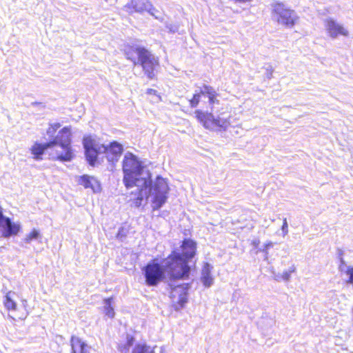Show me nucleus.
<instances>
[{
	"instance_id": "obj_4",
	"label": "nucleus",
	"mask_w": 353,
	"mask_h": 353,
	"mask_svg": "<svg viewBox=\"0 0 353 353\" xmlns=\"http://www.w3.org/2000/svg\"><path fill=\"white\" fill-rule=\"evenodd\" d=\"M139 184V186H137L139 192L137 197L134 199V205L139 207L144 198L148 199L150 195L152 194V209L153 210H159L166 202L169 192V187L165 179L158 176L154 184L149 185Z\"/></svg>"
},
{
	"instance_id": "obj_7",
	"label": "nucleus",
	"mask_w": 353,
	"mask_h": 353,
	"mask_svg": "<svg viewBox=\"0 0 353 353\" xmlns=\"http://www.w3.org/2000/svg\"><path fill=\"white\" fill-rule=\"evenodd\" d=\"M194 114L199 122L201 123L205 129L210 130L225 131L230 125L229 116L225 115L224 112L215 116L212 112L196 110Z\"/></svg>"
},
{
	"instance_id": "obj_17",
	"label": "nucleus",
	"mask_w": 353,
	"mask_h": 353,
	"mask_svg": "<svg viewBox=\"0 0 353 353\" xmlns=\"http://www.w3.org/2000/svg\"><path fill=\"white\" fill-rule=\"evenodd\" d=\"M86 344L79 337L72 336L70 339L71 353H80Z\"/></svg>"
},
{
	"instance_id": "obj_11",
	"label": "nucleus",
	"mask_w": 353,
	"mask_h": 353,
	"mask_svg": "<svg viewBox=\"0 0 353 353\" xmlns=\"http://www.w3.org/2000/svg\"><path fill=\"white\" fill-rule=\"evenodd\" d=\"M324 26L326 32L332 39H336L339 36L348 37L349 31L336 20L328 17L324 20Z\"/></svg>"
},
{
	"instance_id": "obj_6",
	"label": "nucleus",
	"mask_w": 353,
	"mask_h": 353,
	"mask_svg": "<svg viewBox=\"0 0 353 353\" xmlns=\"http://www.w3.org/2000/svg\"><path fill=\"white\" fill-rule=\"evenodd\" d=\"M196 252V243L191 239H184L179 249H175L168 256L173 259L182 279H187L191 272L189 262L194 257Z\"/></svg>"
},
{
	"instance_id": "obj_20",
	"label": "nucleus",
	"mask_w": 353,
	"mask_h": 353,
	"mask_svg": "<svg viewBox=\"0 0 353 353\" xmlns=\"http://www.w3.org/2000/svg\"><path fill=\"white\" fill-rule=\"evenodd\" d=\"M13 295H14V292H9L5 296L4 298V305L8 310H15L17 308V303L13 300Z\"/></svg>"
},
{
	"instance_id": "obj_30",
	"label": "nucleus",
	"mask_w": 353,
	"mask_h": 353,
	"mask_svg": "<svg viewBox=\"0 0 353 353\" xmlns=\"http://www.w3.org/2000/svg\"><path fill=\"white\" fill-rule=\"evenodd\" d=\"M265 76L268 79H270L272 75L273 69L272 67L270 65H268L267 67H265Z\"/></svg>"
},
{
	"instance_id": "obj_14",
	"label": "nucleus",
	"mask_w": 353,
	"mask_h": 353,
	"mask_svg": "<svg viewBox=\"0 0 353 353\" xmlns=\"http://www.w3.org/2000/svg\"><path fill=\"white\" fill-rule=\"evenodd\" d=\"M212 268V265L208 263H205L203 266L201 281L205 288H210L213 284L214 279L211 274Z\"/></svg>"
},
{
	"instance_id": "obj_3",
	"label": "nucleus",
	"mask_w": 353,
	"mask_h": 353,
	"mask_svg": "<svg viewBox=\"0 0 353 353\" xmlns=\"http://www.w3.org/2000/svg\"><path fill=\"white\" fill-rule=\"evenodd\" d=\"M83 145L85 150L86 160L90 165H94L97 157L100 154H105L107 160L114 164L119 161L123 148V145L117 141H112L109 145L99 144L90 136L85 137L83 139Z\"/></svg>"
},
{
	"instance_id": "obj_23",
	"label": "nucleus",
	"mask_w": 353,
	"mask_h": 353,
	"mask_svg": "<svg viewBox=\"0 0 353 353\" xmlns=\"http://www.w3.org/2000/svg\"><path fill=\"white\" fill-rule=\"evenodd\" d=\"M132 353H154V350H149L146 344H137L132 350Z\"/></svg>"
},
{
	"instance_id": "obj_37",
	"label": "nucleus",
	"mask_w": 353,
	"mask_h": 353,
	"mask_svg": "<svg viewBox=\"0 0 353 353\" xmlns=\"http://www.w3.org/2000/svg\"><path fill=\"white\" fill-rule=\"evenodd\" d=\"M4 247H0V252L1 251L2 249H3Z\"/></svg>"
},
{
	"instance_id": "obj_8",
	"label": "nucleus",
	"mask_w": 353,
	"mask_h": 353,
	"mask_svg": "<svg viewBox=\"0 0 353 353\" xmlns=\"http://www.w3.org/2000/svg\"><path fill=\"white\" fill-rule=\"evenodd\" d=\"M49 142L52 148L58 145L62 149L61 152H57V159L63 162L70 161L74 158V155L71 148V132L69 127L62 128Z\"/></svg>"
},
{
	"instance_id": "obj_18",
	"label": "nucleus",
	"mask_w": 353,
	"mask_h": 353,
	"mask_svg": "<svg viewBox=\"0 0 353 353\" xmlns=\"http://www.w3.org/2000/svg\"><path fill=\"white\" fill-rule=\"evenodd\" d=\"M42 235L40 231L34 228L29 234H26L23 241L26 243H30L32 241H41Z\"/></svg>"
},
{
	"instance_id": "obj_36",
	"label": "nucleus",
	"mask_w": 353,
	"mask_h": 353,
	"mask_svg": "<svg viewBox=\"0 0 353 353\" xmlns=\"http://www.w3.org/2000/svg\"><path fill=\"white\" fill-rule=\"evenodd\" d=\"M155 92H156L155 90H153V89H148V93H149V94H152V93H155Z\"/></svg>"
},
{
	"instance_id": "obj_33",
	"label": "nucleus",
	"mask_w": 353,
	"mask_h": 353,
	"mask_svg": "<svg viewBox=\"0 0 353 353\" xmlns=\"http://www.w3.org/2000/svg\"><path fill=\"white\" fill-rule=\"evenodd\" d=\"M236 2L241 3H245L251 2L252 0H234Z\"/></svg>"
},
{
	"instance_id": "obj_27",
	"label": "nucleus",
	"mask_w": 353,
	"mask_h": 353,
	"mask_svg": "<svg viewBox=\"0 0 353 353\" xmlns=\"http://www.w3.org/2000/svg\"><path fill=\"white\" fill-rule=\"evenodd\" d=\"M281 230L283 234V236L288 233V224L286 218L283 219Z\"/></svg>"
},
{
	"instance_id": "obj_24",
	"label": "nucleus",
	"mask_w": 353,
	"mask_h": 353,
	"mask_svg": "<svg viewBox=\"0 0 353 353\" xmlns=\"http://www.w3.org/2000/svg\"><path fill=\"white\" fill-rule=\"evenodd\" d=\"M295 270V266L292 265L291 267L289 268L288 270L283 272L282 274L278 275L277 276L278 278L281 279L285 281H288L290 279L291 274L294 272Z\"/></svg>"
},
{
	"instance_id": "obj_35",
	"label": "nucleus",
	"mask_w": 353,
	"mask_h": 353,
	"mask_svg": "<svg viewBox=\"0 0 353 353\" xmlns=\"http://www.w3.org/2000/svg\"><path fill=\"white\" fill-rule=\"evenodd\" d=\"M152 12L154 13V15H153L156 19H159V17L157 15V13L159 12L155 8L154 10H153Z\"/></svg>"
},
{
	"instance_id": "obj_15",
	"label": "nucleus",
	"mask_w": 353,
	"mask_h": 353,
	"mask_svg": "<svg viewBox=\"0 0 353 353\" xmlns=\"http://www.w3.org/2000/svg\"><path fill=\"white\" fill-rule=\"evenodd\" d=\"M50 148L52 147L49 141L44 143H35L31 148V152L36 160H41L45 151Z\"/></svg>"
},
{
	"instance_id": "obj_26",
	"label": "nucleus",
	"mask_w": 353,
	"mask_h": 353,
	"mask_svg": "<svg viewBox=\"0 0 353 353\" xmlns=\"http://www.w3.org/2000/svg\"><path fill=\"white\" fill-rule=\"evenodd\" d=\"M61 127L59 123H54L50 125V127L47 130V134L49 137H54L56 131Z\"/></svg>"
},
{
	"instance_id": "obj_1",
	"label": "nucleus",
	"mask_w": 353,
	"mask_h": 353,
	"mask_svg": "<svg viewBox=\"0 0 353 353\" xmlns=\"http://www.w3.org/2000/svg\"><path fill=\"white\" fill-rule=\"evenodd\" d=\"M173 263V259L170 257L167 256L161 260L154 258L141 268V272L148 287H157L162 282L167 283L172 295L179 296L176 310H179L188 302V292L190 286L189 283L175 285L176 281L183 279Z\"/></svg>"
},
{
	"instance_id": "obj_5",
	"label": "nucleus",
	"mask_w": 353,
	"mask_h": 353,
	"mask_svg": "<svg viewBox=\"0 0 353 353\" xmlns=\"http://www.w3.org/2000/svg\"><path fill=\"white\" fill-rule=\"evenodd\" d=\"M124 53L127 59L134 65H140L149 79L154 77V68L159 64L158 59L145 47L138 45H128L125 47Z\"/></svg>"
},
{
	"instance_id": "obj_29",
	"label": "nucleus",
	"mask_w": 353,
	"mask_h": 353,
	"mask_svg": "<svg viewBox=\"0 0 353 353\" xmlns=\"http://www.w3.org/2000/svg\"><path fill=\"white\" fill-rule=\"evenodd\" d=\"M346 273L347 275H349L348 283H353V266L348 267Z\"/></svg>"
},
{
	"instance_id": "obj_2",
	"label": "nucleus",
	"mask_w": 353,
	"mask_h": 353,
	"mask_svg": "<svg viewBox=\"0 0 353 353\" xmlns=\"http://www.w3.org/2000/svg\"><path fill=\"white\" fill-rule=\"evenodd\" d=\"M122 164L123 181L127 188L139 186V183L144 185L152 184L151 173L148 170L144 172L143 163L132 152L125 153Z\"/></svg>"
},
{
	"instance_id": "obj_31",
	"label": "nucleus",
	"mask_w": 353,
	"mask_h": 353,
	"mask_svg": "<svg viewBox=\"0 0 353 353\" xmlns=\"http://www.w3.org/2000/svg\"><path fill=\"white\" fill-rule=\"evenodd\" d=\"M336 254H337L338 258L340 260L341 263V264H344L345 263V261H344V259L343 258V251L341 249L339 248V249H337Z\"/></svg>"
},
{
	"instance_id": "obj_19",
	"label": "nucleus",
	"mask_w": 353,
	"mask_h": 353,
	"mask_svg": "<svg viewBox=\"0 0 353 353\" xmlns=\"http://www.w3.org/2000/svg\"><path fill=\"white\" fill-rule=\"evenodd\" d=\"M134 342V338L129 334L126 336V341L124 343H120L118 345V350L120 353H129L130 347Z\"/></svg>"
},
{
	"instance_id": "obj_32",
	"label": "nucleus",
	"mask_w": 353,
	"mask_h": 353,
	"mask_svg": "<svg viewBox=\"0 0 353 353\" xmlns=\"http://www.w3.org/2000/svg\"><path fill=\"white\" fill-rule=\"evenodd\" d=\"M90 347L86 344V345L84 347V348L82 350V351L80 353H90Z\"/></svg>"
},
{
	"instance_id": "obj_25",
	"label": "nucleus",
	"mask_w": 353,
	"mask_h": 353,
	"mask_svg": "<svg viewBox=\"0 0 353 353\" xmlns=\"http://www.w3.org/2000/svg\"><path fill=\"white\" fill-rule=\"evenodd\" d=\"M201 95H203V94L201 92V89L199 90V92L196 91L192 98L190 100V105L191 108H196L198 105Z\"/></svg>"
},
{
	"instance_id": "obj_34",
	"label": "nucleus",
	"mask_w": 353,
	"mask_h": 353,
	"mask_svg": "<svg viewBox=\"0 0 353 353\" xmlns=\"http://www.w3.org/2000/svg\"><path fill=\"white\" fill-rule=\"evenodd\" d=\"M273 246V243L272 242H269L265 245L264 250H268L269 248H272Z\"/></svg>"
},
{
	"instance_id": "obj_13",
	"label": "nucleus",
	"mask_w": 353,
	"mask_h": 353,
	"mask_svg": "<svg viewBox=\"0 0 353 353\" xmlns=\"http://www.w3.org/2000/svg\"><path fill=\"white\" fill-rule=\"evenodd\" d=\"M79 184L85 188H90L94 193L101 192V187L99 181L94 176L84 174L79 180Z\"/></svg>"
},
{
	"instance_id": "obj_22",
	"label": "nucleus",
	"mask_w": 353,
	"mask_h": 353,
	"mask_svg": "<svg viewBox=\"0 0 353 353\" xmlns=\"http://www.w3.org/2000/svg\"><path fill=\"white\" fill-rule=\"evenodd\" d=\"M128 234L129 227L126 225L121 226L119 228L116 237L119 241L123 242L125 241Z\"/></svg>"
},
{
	"instance_id": "obj_12",
	"label": "nucleus",
	"mask_w": 353,
	"mask_h": 353,
	"mask_svg": "<svg viewBox=\"0 0 353 353\" xmlns=\"http://www.w3.org/2000/svg\"><path fill=\"white\" fill-rule=\"evenodd\" d=\"M124 10L130 14L134 12H143L147 11L151 15H154L152 12L153 10H154V8L152 7L148 0H132L124 6Z\"/></svg>"
},
{
	"instance_id": "obj_16",
	"label": "nucleus",
	"mask_w": 353,
	"mask_h": 353,
	"mask_svg": "<svg viewBox=\"0 0 353 353\" xmlns=\"http://www.w3.org/2000/svg\"><path fill=\"white\" fill-rule=\"evenodd\" d=\"M201 92L203 96L206 95L208 97L209 103L210 105H213L215 103L219 102V101L216 99L218 94L216 90L212 86L203 85V88H201Z\"/></svg>"
},
{
	"instance_id": "obj_21",
	"label": "nucleus",
	"mask_w": 353,
	"mask_h": 353,
	"mask_svg": "<svg viewBox=\"0 0 353 353\" xmlns=\"http://www.w3.org/2000/svg\"><path fill=\"white\" fill-rule=\"evenodd\" d=\"M112 297L107 298L103 300V311L105 314L109 318H114V308L112 306Z\"/></svg>"
},
{
	"instance_id": "obj_9",
	"label": "nucleus",
	"mask_w": 353,
	"mask_h": 353,
	"mask_svg": "<svg viewBox=\"0 0 353 353\" xmlns=\"http://www.w3.org/2000/svg\"><path fill=\"white\" fill-rule=\"evenodd\" d=\"M272 7V18L279 24L286 28H292L298 21L299 17L296 12L283 3H276Z\"/></svg>"
},
{
	"instance_id": "obj_28",
	"label": "nucleus",
	"mask_w": 353,
	"mask_h": 353,
	"mask_svg": "<svg viewBox=\"0 0 353 353\" xmlns=\"http://www.w3.org/2000/svg\"><path fill=\"white\" fill-rule=\"evenodd\" d=\"M166 28L170 32L174 33L178 31V26L172 23H167L165 25Z\"/></svg>"
},
{
	"instance_id": "obj_10",
	"label": "nucleus",
	"mask_w": 353,
	"mask_h": 353,
	"mask_svg": "<svg viewBox=\"0 0 353 353\" xmlns=\"http://www.w3.org/2000/svg\"><path fill=\"white\" fill-rule=\"evenodd\" d=\"M21 230V224L12 222L9 217L3 215L2 210L0 209V232L1 234L0 237L8 239L16 236Z\"/></svg>"
}]
</instances>
